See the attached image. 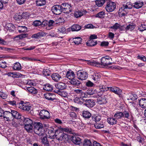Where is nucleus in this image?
I'll list each match as a JSON object with an SVG mask.
<instances>
[{
    "label": "nucleus",
    "mask_w": 146,
    "mask_h": 146,
    "mask_svg": "<svg viewBox=\"0 0 146 146\" xmlns=\"http://www.w3.org/2000/svg\"><path fill=\"white\" fill-rule=\"evenodd\" d=\"M55 92L62 97H66L68 95V93L65 91H61L59 90L56 91Z\"/></svg>",
    "instance_id": "2f4dec72"
},
{
    "label": "nucleus",
    "mask_w": 146,
    "mask_h": 146,
    "mask_svg": "<svg viewBox=\"0 0 146 146\" xmlns=\"http://www.w3.org/2000/svg\"><path fill=\"white\" fill-rule=\"evenodd\" d=\"M30 15V14L28 12H25L22 13L21 16L22 19H26L28 18Z\"/></svg>",
    "instance_id": "4d7b16f0"
},
{
    "label": "nucleus",
    "mask_w": 146,
    "mask_h": 146,
    "mask_svg": "<svg viewBox=\"0 0 146 146\" xmlns=\"http://www.w3.org/2000/svg\"><path fill=\"white\" fill-rule=\"evenodd\" d=\"M43 88L46 91H51L53 90V86L49 84H46L43 85Z\"/></svg>",
    "instance_id": "b1692460"
},
{
    "label": "nucleus",
    "mask_w": 146,
    "mask_h": 146,
    "mask_svg": "<svg viewBox=\"0 0 146 146\" xmlns=\"http://www.w3.org/2000/svg\"><path fill=\"white\" fill-rule=\"evenodd\" d=\"M7 67L6 63L3 60H0V67L5 68Z\"/></svg>",
    "instance_id": "13d9d810"
},
{
    "label": "nucleus",
    "mask_w": 146,
    "mask_h": 146,
    "mask_svg": "<svg viewBox=\"0 0 146 146\" xmlns=\"http://www.w3.org/2000/svg\"><path fill=\"white\" fill-rule=\"evenodd\" d=\"M33 130L36 134L39 136L43 135L44 133V131L42 124L40 122H37L35 124Z\"/></svg>",
    "instance_id": "39448f33"
},
{
    "label": "nucleus",
    "mask_w": 146,
    "mask_h": 146,
    "mask_svg": "<svg viewBox=\"0 0 146 146\" xmlns=\"http://www.w3.org/2000/svg\"><path fill=\"white\" fill-rule=\"evenodd\" d=\"M73 42L76 44H81L82 42V39L80 37H75L73 38Z\"/></svg>",
    "instance_id": "c9c22d12"
},
{
    "label": "nucleus",
    "mask_w": 146,
    "mask_h": 146,
    "mask_svg": "<svg viewBox=\"0 0 146 146\" xmlns=\"http://www.w3.org/2000/svg\"><path fill=\"white\" fill-rule=\"evenodd\" d=\"M25 128L28 132H31L33 131V125H25Z\"/></svg>",
    "instance_id": "5fc2aeb1"
},
{
    "label": "nucleus",
    "mask_w": 146,
    "mask_h": 146,
    "mask_svg": "<svg viewBox=\"0 0 146 146\" xmlns=\"http://www.w3.org/2000/svg\"><path fill=\"white\" fill-rule=\"evenodd\" d=\"M71 140L76 145H79L81 142L80 138L77 136L72 135Z\"/></svg>",
    "instance_id": "f3484780"
},
{
    "label": "nucleus",
    "mask_w": 146,
    "mask_h": 146,
    "mask_svg": "<svg viewBox=\"0 0 146 146\" xmlns=\"http://www.w3.org/2000/svg\"><path fill=\"white\" fill-rule=\"evenodd\" d=\"M20 33H25L27 31V27L25 26H19L17 29Z\"/></svg>",
    "instance_id": "f704fd0d"
},
{
    "label": "nucleus",
    "mask_w": 146,
    "mask_h": 146,
    "mask_svg": "<svg viewBox=\"0 0 146 146\" xmlns=\"http://www.w3.org/2000/svg\"><path fill=\"white\" fill-rule=\"evenodd\" d=\"M25 125H33V122L32 120L29 118H25L24 119Z\"/></svg>",
    "instance_id": "79ce46f5"
},
{
    "label": "nucleus",
    "mask_w": 146,
    "mask_h": 146,
    "mask_svg": "<svg viewBox=\"0 0 146 146\" xmlns=\"http://www.w3.org/2000/svg\"><path fill=\"white\" fill-rule=\"evenodd\" d=\"M112 58L108 56L102 57L101 59V63L98 62L91 60L90 62V64L94 66L101 67L108 66L109 65H111L112 63Z\"/></svg>",
    "instance_id": "f257e3e1"
},
{
    "label": "nucleus",
    "mask_w": 146,
    "mask_h": 146,
    "mask_svg": "<svg viewBox=\"0 0 146 146\" xmlns=\"http://www.w3.org/2000/svg\"><path fill=\"white\" fill-rule=\"evenodd\" d=\"M48 27H46V29L49 30L51 29V27L55 24V21L53 20H50L48 21Z\"/></svg>",
    "instance_id": "49530a36"
},
{
    "label": "nucleus",
    "mask_w": 146,
    "mask_h": 146,
    "mask_svg": "<svg viewBox=\"0 0 146 146\" xmlns=\"http://www.w3.org/2000/svg\"><path fill=\"white\" fill-rule=\"evenodd\" d=\"M96 123L94 124V126L96 128L100 129L103 128L104 127V125L101 122L100 123Z\"/></svg>",
    "instance_id": "3c124183"
},
{
    "label": "nucleus",
    "mask_w": 146,
    "mask_h": 146,
    "mask_svg": "<svg viewBox=\"0 0 146 146\" xmlns=\"http://www.w3.org/2000/svg\"><path fill=\"white\" fill-rule=\"evenodd\" d=\"M19 108L22 110L26 111H29L31 110L32 107L29 103H25L23 101H21L19 104Z\"/></svg>",
    "instance_id": "1a4fd4ad"
},
{
    "label": "nucleus",
    "mask_w": 146,
    "mask_h": 146,
    "mask_svg": "<svg viewBox=\"0 0 146 146\" xmlns=\"http://www.w3.org/2000/svg\"><path fill=\"white\" fill-rule=\"evenodd\" d=\"M14 19L16 20L19 21L22 19L21 15L18 14H15L13 17Z\"/></svg>",
    "instance_id": "bf43d9fd"
},
{
    "label": "nucleus",
    "mask_w": 146,
    "mask_h": 146,
    "mask_svg": "<svg viewBox=\"0 0 146 146\" xmlns=\"http://www.w3.org/2000/svg\"><path fill=\"white\" fill-rule=\"evenodd\" d=\"M44 96L46 99L52 101L54 100L56 98L55 95L52 93H46L44 94Z\"/></svg>",
    "instance_id": "4468645a"
},
{
    "label": "nucleus",
    "mask_w": 146,
    "mask_h": 146,
    "mask_svg": "<svg viewBox=\"0 0 146 146\" xmlns=\"http://www.w3.org/2000/svg\"><path fill=\"white\" fill-rule=\"evenodd\" d=\"M51 10L54 14L56 15H59L62 12L61 5H54L52 7Z\"/></svg>",
    "instance_id": "f8f14e48"
},
{
    "label": "nucleus",
    "mask_w": 146,
    "mask_h": 146,
    "mask_svg": "<svg viewBox=\"0 0 146 146\" xmlns=\"http://www.w3.org/2000/svg\"><path fill=\"white\" fill-rule=\"evenodd\" d=\"M119 24L116 23L114 25L111 26L110 28L116 30L119 29Z\"/></svg>",
    "instance_id": "e2e57ef3"
},
{
    "label": "nucleus",
    "mask_w": 146,
    "mask_h": 146,
    "mask_svg": "<svg viewBox=\"0 0 146 146\" xmlns=\"http://www.w3.org/2000/svg\"><path fill=\"white\" fill-rule=\"evenodd\" d=\"M84 146H92L91 141L89 139H85L84 141Z\"/></svg>",
    "instance_id": "8fccbe9b"
},
{
    "label": "nucleus",
    "mask_w": 146,
    "mask_h": 146,
    "mask_svg": "<svg viewBox=\"0 0 146 146\" xmlns=\"http://www.w3.org/2000/svg\"><path fill=\"white\" fill-rule=\"evenodd\" d=\"M51 77L52 79L55 81H59L62 78L61 76L57 73H53L52 74Z\"/></svg>",
    "instance_id": "aec40b11"
},
{
    "label": "nucleus",
    "mask_w": 146,
    "mask_h": 146,
    "mask_svg": "<svg viewBox=\"0 0 146 146\" xmlns=\"http://www.w3.org/2000/svg\"><path fill=\"white\" fill-rule=\"evenodd\" d=\"M27 89L28 92L33 94H36L38 93L37 90L33 87H28Z\"/></svg>",
    "instance_id": "c85d7f7f"
},
{
    "label": "nucleus",
    "mask_w": 146,
    "mask_h": 146,
    "mask_svg": "<svg viewBox=\"0 0 146 146\" xmlns=\"http://www.w3.org/2000/svg\"><path fill=\"white\" fill-rule=\"evenodd\" d=\"M54 135L56 138L59 141H68L70 139L68 135L64 133L60 129H57L55 131Z\"/></svg>",
    "instance_id": "7ed1b4c3"
},
{
    "label": "nucleus",
    "mask_w": 146,
    "mask_h": 146,
    "mask_svg": "<svg viewBox=\"0 0 146 146\" xmlns=\"http://www.w3.org/2000/svg\"><path fill=\"white\" fill-rule=\"evenodd\" d=\"M114 117L117 120H118L122 118L129 119L130 115L128 111H124L123 112L118 111L116 112L114 114Z\"/></svg>",
    "instance_id": "423d86ee"
},
{
    "label": "nucleus",
    "mask_w": 146,
    "mask_h": 146,
    "mask_svg": "<svg viewBox=\"0 0 146 146\" xmlns=\"http://www.w3.org/2000/svg\"><path fill=\"white\" fill-rule=\"evenodd\" d=\"M136 25L135 24L131 23L126 27V31L128 30L132 31L135 29Z\"/></svg>",
    "instance_id": "72a5a7b5"
},
{
    "label": "nucleus",
    "mask_w": 146,
    "mask_h": 146,
    "mask_svg": "<svg viewBox=\"0 0 146 146\" xmlns=\"http://www.w3.org/2000/svg\"><path fill=\"white\" fill-rule=\"evenodd\" d=\"M56 88L59 90H62L65 89L66 85V84L63 82H59L55 85Z\"/></svg>",
    "instance_id": "412c9836"
},
{
    "label": "nucleus",
    "mask_w": 146,
    "mask_h": 146,
    "mask_svg": "<svg viewBox=\"0 0 146 146\" xmlns=\"http://www.w3.org/2000/svg\"><path fill=\"white\" fill-rule=\"evenodd\" d=\"M43 74L46 76H48L50 75V72L48 69H44L43 71Z\"/></svg>",
    "instance_id": "680f3d73"
},
{
    "label": "nucleus",
    "mask_w": 146,
    "mask_h": 146,
    "mask_svg": "<svg viewBox=\"0 0 146 146\" xmlns=\"http://www.w3.org/2000/svg\"><path fill=\"white\" fill-rule=\"evenodd\" d=\"M107 121L108 123L110 125H114L117 123V120L114 117L108 118L107 119Z\"/></svg>",
    "instance_id": "a878e982"
},
{
    "label": "nucleus",
    "mask_w": 146,
    "mask_h": 146,
    "mask_svg": "<svg viewBox=\"0 0 146 146\" xmlns=\"http://www.w3.org/2000/svg\"><path fill=\"white\" fill-rule=\"evenodd\" d=\"M33 25L35 26H38L41 25L42 24L41 22L39 20H36L33 22Z\"/></svg>",
    "instance_id": "338daca9"
},
{
    "label": "nucleus",
    "mask_w": 146,
    "mask_h": 146,
    "mask_svg": "<svg viewBox=\"0 0 146 146\" xmlns=\"http://www.w3.org/2000/svg\"><path fill=\"white\" fill-rule=\"evenodd\" d=\"M70 83L72 85L77 86L81 84V82L77 78H74L70 81Z\"/></svg>",
    "instance_id": "6ab92c4d"
},
{
    "label": "nucleus",
    "mask_w": 146,
    "mask_h": 146,
    "mask_svg": "<svg viewBox=\"0 0 146 146\" xmlns=\"http://www.w3.org/2000/svg\"><path fill=\"white\" fill-rule=\"evenodd\" d=\"M92 119L95 121L96 123H98L101 120V117L100 116H96L94 115L92 117Z\"/></svg>",
    "instance_id": "09e8293b"
},
{
    "label": "nucleus",
    "mask_w": 146,
    "mask_h": 146,
    "mask_svg": "<svg viewBox=\"0 0 146 146\" xmlns=\"http://www.w3.org/2000/svg\"><path fill=\"white\" fill-rule=\"evenodd\" d=\"M116 8V4L115 2L111 1H108L106 3L105 9L108 12H112Z\"/></svg>",
    "instance_id": "0eeeda50"
},
{
    "label": "nucleus",
    "mask_w": 146,
    "mask_h": 146,
    "mask_svg": "<svg viewBox=\"0 0 146 146\" xmlns=\"http://www.w3.org/2000/svg\"><path fill=\"white\" fill-rule=\"evenodd\" d=\"M62 12L64 13H69L71 12L72 9V7L71 4L68 3H63L61 4Z\"/></svg>",
    "instance_id": "6e6552de"
},
{
    "label": "nucleus",
    "mask_w": 146,
    "mask_h": 146,
    "mask_svg": "<svg viewBox=\"0 0 146 146\" xmlns=\"http://www.w3.org/2000/svg\"><path fill=\"white\" fill-rule=\"evenodd\" d=\"M75 74L73 72L70 70L67 72L66 74V77L70 80H72L74 78Z\"/></svg>",
    "instance_id": "bb28decb"
},
{
    "label": "nucleus",
    "mask_w": 146,
    "mask_h": 146,
    "mask_svg": "<svg viewBox=\"0 0 146 146\" xmlns=\"http://www.w3.org/2000/svg\"><path fill=\"white\" fill-rule=\"evenodd\" d=\"M97 44V42L96 41H95L93 40H90L89 42H87L86 45L90 47H92L94 46Z\"/></svg>",
    "instance_id": "e433bc0d"
},
{
    "label": "nucleus",
    "mask_w": 146,
    "mask_h": 146,
    "mask_svg": "<svg viewBox=\"0 0 146 146\" xmlns=\"http://www.w3.org/2000/svg\"><path fill=\"white\" fill-rule=\"evenodd\" d=\"M9 0H0V9H2L4 6V4L8 3Z\"/></svg>",
    "instance_id": "603ef678"
},
{
    "label": "nucleus",
    "mask_w": 146,
    "mask_h": 146,
    "mask_svg": "<svg viewBox=\"0 0 146 146\" xmlns=\"http://www.w3.org/2000/svg\"><path fill=\"white\" fill-rule=\"evenodd\" d=\"M8 95L7 94L1 90L0 91V97L3 99H5L7 98Z\"/></svg>",
    "instance_id": "864d4df0"
},
{
    "label": "nucleus",
    "mask_w": 146,
    "mask_h": 146,
    "mask_svg": "<svg viewBox=\"0 0 146 146\" xmlns=\"http://www.w3.org/2000/svg\"><path fill=\"white\" fill-rule=\"evenodd\" d=\"M42 143L45 146H49V143L47 139V138L46 137H44L42 139Z\"/></svg>",
    "instance_id": "6e6d98bb"
},
{
    "label": "nucleus",
    "mask_w": 146,
    "mask_h": 146,
    "mask_svg": "<svg viewBox=\"0 0 146 146\" xmlns=\"http://www.w3.org/2000/svg\"><path fill=\"white\" fill-rule=\"evenodd\" d=\"M95 93H96V92L95 90H88L86 92V93L88 95H93V94H94Z\"/></svg>",
    "instance_id": "69168bd1"
},
{
    "label": "nucleus",
    "mask_w": 146,
    "mask_h": 146,
    "mask_svg": "<svg viewBox=\"0 0 146 146\" xmlns=\"http://www.w3.org/2000/svg\"><path fill=\"white\" fill-rule=\"evenodd\" d=\"M61 129L62 131H64L67 133L73 134V130L70 128L66 127L62 128Z\"/></svg>",
    "instance_id": "c03bdc74"
},
{
    "label": "nucleus",
    "mask_w": 146,
    "mask_h": 146,
    "mask_svg": "<svg viewBox=\"0 0 146 146\" xmlns=\"http://www.w3.org/2000/svg\"><path fill=\"white\" fill-rule=\"evenodd\" d=\"M137 98V96L135 94L133 93H129L127 95V99L128 100H131L133 101H134Z\"/></svg>",
    "instance_id": "5701e85b"
},
{
    "label": "nucleus",
    "mask_w": 146,
    "mask_h": 146,
    "mask_svg": "<svg viewBox=\"0 0 146 146\" xmlns=\"http://www.w3.org/2000/svg\"><path fill=\"white\" fill-rule=\"evenodd\" d=\"M133 5L130 2L124 4L123 6L119 8V13L123 16L125 15L129 11V10L131 9Z\"/></svg>",
    "instance_id": "20e7f679"
},
{
    "label": "nucleus",
    "mask_w": 146,
    "mask_h": 146,
    "mask_svg": "<svg viewBox=\"0 0 146 146\" xmlns=\"http://www.w3.org/2000/svg\"><path fill=\"white\" fill-rule=\"evenodd\" d=\"M95 104V102L93 100L88 99L84 103V105L88 108H92Z\"/></svg>",
    "instance_id": "dca6fc26"
},
{
    "label": "nucleus",
    "mask_w": 146,
    "mask_h": 146,
    "mask_svg": "<svg viewBox=\"0 0 146 146\" xmlns=\"http://www.w3.org/2000/svg\"><path fill=\"white\" fill-rule=\"evenodd\" d=\"M28 36L27 34H23L18 35L14 38V39L17 40L22 39L27 37Z\"/></svg>",
    "instance_id": "37998d69"
},
{
    "label": "nucleus",
    "mask_w": 146,
    "mask_h": 146,
    "mask_svg": "<svg viewBox=\"0 0 146 146\" xmlns=\"http://www.w3.org/2000/svg\"><path fill=\"white\" fill-rule=\"evenodd\" d=\"M7 29L9 32H12L15 29V27L14 25L11 23H9L8 25Z\"/></svg>",
    "instance_id": "a18cd8bd"
},
{
    "label": "nucleus",
    "mask_w": 146,
    "mask_h": 146,
    "mask_svg": "<svg viewBox=\"0 0 146 146\" xmlns=\"http://www.w3.org/2000/svg\"><path fill=\"white\" fill-rule=\"evenodd\" d=\"M139 29L140 31H143L146 30V25L144 24H141L139 27Z\"/></svg>",
    "instance_id": "774afa93"
},
{
    "label": "nucleus",
    "mask_w": 146,
    "mask_h": 146,
    "mask_svg": "<svg viewBox=\"0 0 146 146\" xmlns=\"http://www.w3.org/2000/svg\"><path fill=\"white\" fill-rule=\"evenodd\" d=\"M80 98H87L88 97L86 92H84L83 91L79 95Z\"/></svg>",
    "instance_id": "052dcab7"
},
{
    "label": "nucleus",
    "mask_w": 146,
    "mask_h": 146,
    "mask_svg": "<svg viewBox=\"0 0 146 146\" xmlns=\"http://www.w3.org/2000/svg\"><path fill=\"white\" fill-rule=\"evenodd\" d=\"M86 11H82L78 10L75 11L74 13V17L76 18L80 17L84 14L86 13Z\"/></svg>",
    "instance_id": "4be33fe9"
},
{
    "label": "nucleus",
    "mask_w": 146,
    "mask_h": 146,
    "mask_svg": "<svg viewBox=\"0 0 146 146\" xmlns=\"http://www.w3.org/2000/svg\"><path fill=\"white\" fill-rule=\"evenodd\" d=\"M44 35V33L42 31H40L36 34L32 35V37L35 38H38L39 37L43 36Z\"/></svg>",
    "instance_id": "473e14b6"
},
{
    "label": "nucleus",
    "mask_w": 146,
    "mask_h": 146,
    "mask_svg": "<svg viewBox=\"0 0 146 146\" xmlns=\"http://www.w3.org/2000/svg\"><path fill=\"white\" fill-rule=\"evenodd\" d=\"M143 5V3L142 1H137L134 3L133 7L137 9L141 8Z\"/></svg>",
    "instance_id": "393cba45"
},
{
    "label": "nucleus",
    "mask_w": 146,
    "mask_h": 146,
    "mask_svg": "<svg viewBox=\"0 0 146 146\" xmlns=\"http://www.w3.org/2000/svg\"><path fill=\"white\" fill-rule=\"evenodd\" d=\"M101 76L100 73H94L92 76V78L94 81H97L100 80Z\"/></svg>",
    "instance_id": "7c9ffc66"
},
{
    "label": "nucleus",
    "mask_w": 146,
    "mask_h": 146,
    "mask_svg": "<svg viewBox=\"0 0 146 146\" xmlns=\"http://www.w3.org/2000/svg\"><path fill=\"white\" fill-rule=\"evenodd\" d=\"M40 118L42 119H48L51 117L49 112L46 110H42L39 113Z\"/></svg>",
    "instance_id": "9d476101"
},
{
    "label": "nucleus",
    "mask_w": 146,
    "mask_h": 146,
    "mask_svg": "<svg viewBox=\"0 0 146 146\" xmlns=\"http://www.w3.org/2000/svg\"><path fill=\"white\" fill-rule=\"evenodd\" d=\"M76 76L78 79L82 80L86 79L88 74L85 71L79 70L77 72Z\"/></svg>",
    "instance_id": "9b49d317"
},
{
    "label": "nucleus",
    "mask_w": 146,
    "mask_h": 146,
    "mask_svg": "<svg viewBox=\"0 0 146 146\" xmlns=\"http://www.w3.org/2000/svg\"><path fill=\"white\" fill-rule=\"evenodd\" d=\"M106 96V95L102 94V97L97 99V102L98 103L100 104H106L107 102Z\"/></svg>",
    "instance_id": "2eb2a0df"
},
{
    "label": "nucleus",
    "mask_w": 146,
    "mask_h": 146,
    "mask_svg": "<svg viewBox=\"0 0 146 146\" xmlns=\"http://www.w3.org/2000/svg\"><path fill=\"white\" fill-rule=\"evenodd\" d=\"M139 106L142 108H146V99H141L139 101Z\"/></svg>",
    "instance_id": "cd10ccee"
},
{
    "label": "nucleus",
    "mask_w": 146,
    "mask_h": 146,
    "mask_svg": "<svg viewBox=\"0 0 146 146\" xmlns=\"http://www.w3.org/2000/svg\"><path fill=\"white\" fill-rule=\"evenodd\" d=\"M36 3L37 6H41L46 4V1L45 0H36Z\"/></svg>",
    "instance_id": "ea45409f"
},
{
    "label": "nucleus",
    "mask_w": 146,
    "mask_h": 146,
    "mask_svg": "<svg viewBox=\"0 0 146 146\" xmlns=\"http://www.w3.org/2000/svg\"><path fill=\"white\" fill-rule=\"evenodd\" d=\"M105 2V0H96V5L99 7H102Z\"/></svg>",
    "instance_id": "de8ad7c7"
},
{
    "label": "nucleus",
    "mask_w": 146,
    "mask_h": 146,
    "mask_svg": "<svg viewBox=\"0 0 146 146\" xmlns=\"http://www.w3.org/2000/svg\"><path fill=\"white\" fill-rule=\"evenodd\" d=\"M105 15V12L104 11H100L96 15L95 17L101 19L104 18Z\"/></svg>",
    "instance_id": "4c0bfd02"
},
{
    "label": "nucleus",
    "mask_w": 146,
    "mask_h": 146,
    "mask_svg": "<svg viewBox=\"0 0 146 146\" xmlns=\"http://www.w3.org/2000/svg\"><path fill=\"white\" fill-rule=\"evenodd\" d=\"M82 115L85 119H88L91 117V114L88 111H84L82 112Z\"/></svg>",
    "instance_id": "c756f323"
},
{
    "label": "nucleus",
    "mask_w": 146,
    "mask_h": 146,
    "mask_svg": "<svg viewBox=\"0 0 146 146\" xmlns=\"http://www.w3.org/2000/svg\"><path fill=\"white\" fill-rule=\"evenodd\" d=\"M13 68L15 70H20L21 69V66L19 62H16L14 64Z\"/></svg>",
    "instance_id": "58836bf2"
},
{
    "label": "nucleus",
    "mask_w": 146,
    "mask_h": 146,
    "mask_svg": "<svg viewBox=\"0 0 146 146\" xmlns=\"http://www.w3.org/2000/svg\"><path fill=\"white\" fill-rule=\"evenodd\" d=\"M99 89L100 91L99 92H104L109 90L117 95L119 97H120L122 93V91L120 89L115 86L108 87L104 85H101L99 86Z\"/></svg>",
    "instance_id": "f03ea898"
},
{
    "label": "nucleus",
    "mask_w": 146,
    "mask_h": 146,
    "mask_svg": "<svg viewBox=\"0 0 146 146\" xmlns=\"http://www.w3.org/2000/svg\"><path fill=\"white\" fill-rule=\"evenodd\" d=\"M81 29V26L78 25H73L71 27V29L73 31H78Z\"/></svg>",
    "instance_id": "a19ab883"
},
{
    "label": "nucleus",
    "mask_w": 146,
    "mask_h": 146,
    "mask_svg": "<svg viewBox=\"0 0 146 146\" xmlns=\"http://www.w3.org/2000/svg\"><path fill=\"white\" fill-rule=\"evenodd\" d=\"M11 112L10 110L4 111L3 116L5 120L9 121L12 119V115Z\"/></svg>",
    "instance_id": "ddd939ff"
},
{
    "label": "nucleus",
    "mask_w": 146,
    "mask_h": 146,
    "mask_svg": "<svg viewBox=\"0 0 146 146\" xmlns=\"http://www.w3.org/2000/svg\"><path fill=\"white\" fill-rule=\"evenodd\" d=\"M55 133H54V131L53 129H49L48 131V134L49 135V136L50 137H54V136Z\"/></svg>",
    "instance_id": "0e129e2a"
},
{
    "label": "nucleus",
    "mask_w": 146,
    "mask_h": 146,
    "mask_svg": "<svg viewBox=\"0 0 146 146\" xmlns=\"http://www.w3.org/2000/svg\"><path fill=\"white\" fill-rule=\"evenodd\" d=\"M12 115V117L18 119H20L21 118V115L20 113L16 110H10Z\"/></svg>",
    "instance_id": "a211bd4d"
}]
</instances>
